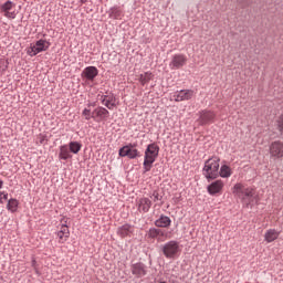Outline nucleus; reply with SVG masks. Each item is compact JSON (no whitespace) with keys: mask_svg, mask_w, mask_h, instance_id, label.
I'll list each match as a JSON object with an SVG mask.
<instances>
[{"mask_svg":"<svg viewBox=\"0 0 283 283\" xmlns=\"http://www.w3.org/2000/svg\"><path fill=\"white\" fill-rule=\"evenodd\" d=\"M232 193L240 198L247 208L254 206L256 202L255 190L253 188H245L242 184L234 185Z\"/></svg>","mask_w":283,"mask_h":283,"instance_id":"f257e3e1","label":"nucleus"},{"mask_svg":"<svg viewBox=\"0 0 283 283\" xmlns=\"http://www.w3.org/2000/svg\"><path fill=\"white\" fill-rule=\"evenodd\" d=\"M220 159L219 157H211L205 161V166L202 168V176H205L208 182L211 180H216L220 178Z\"/></svg>","mask_w":283,"mask_h":283,"instance_id":"f03ea898","label":"nucleus"},{"mask_svg":"<svg viewBox=\"0 0 283 283\" xmlns=\"http://www.w3.org/2000/svg\"><path fill=\"white\" fill-rule=\"evenodd\" d=\"M159 154L160 146L156 143L149 144L147 146L144 155V174H147V171H151V167H154V163H156Z\"/></svg>","mask_w":283,"mask_h":283,"instance_id":"7ed1b4c3","label":"nucleus"},{"mask_svg":"<svg viewBox=\"0 0 283 283\" xmlns=\"http://www.w3.org/2000/svg\"><path fill=\"white\" fill-rule=\"evenodd\" d=\"M161 252L167 260H174L180 253V243L171 240L161 245Z\"/></svg>","mask_w":283,"mask_h":283,"instance_id":"20e7f679","label":"nucleus"},{"mask_svg":"<svg viewBox=\"0 0 283 283\" xmlns=\"http://www.w3.org/2000/svg\"><path fill=\"white\" fill-rule=\"evenodd\" d=\"M50 45L51 43L48 40H38L34 45L28 49L27 54H29V56H36V54H41V52H48Z\"/></svg>","mask_w":283,"mask_h":283,"instance_id":"39448f33","label":"nucleus"},{"mask_svg":"<svg viewBox=\"0 0 283 283\" xmlns=\"http://www.w3.org/2000/svg\"><path fill=\"white\" fill-rule=\"evenodd\" d=\"M150 240H157L158 242H165V240H170L171 232H167L160 228H150L147 233Z\"/></svg>","mask_w":283,"mask_h":283,"instance_id":"423d86ee","label":"nucleus"},{"mask_svg":"<svg viewBox=\"0 0 283 283\" xmlns=\"http://www.w3.org/2000/svg\"><path fill=\"white\" fill-rule=\"evenodd\" d=\"M118 155L120 158H129L130 160H134L135 158H139L140 151L138 149L134 148L133 144H128L122 148H119Z\"/></svg>","mask_w":283,"mask_h":283,"instance_id":"0eeeda50","label":"nucleus"},{"mask_svg":"<svg viewBox=\"0 0 283 283\" xmlns=\"http://www.w3.org/2000/svg\"><path fill=\"white\" fill-rule=\"evenodd\" d=\"M270 158L274 160H280L283 158V142L275 140L270 145Z\"/></svg>","mask_w":283,"mask_h":283,"instance_id":"6e6552de","label":"nucleus"},{"mask_svg":"<svg viewBox=\"0 0 283 283\" xmlns=\"http://www.w3.org/2000/svg\"><path fill=\"white\" fill-rule=\"evenodd\" d=\"M187 65V55L185 54H175L169 63L170 70H180Z\"/></svg>","mask_w":283,"mask_h":283,"instance_id":"1a4fd4ad","label":"nucleus"},{"mask_svg":"<svg viewBox=\"0 0 283 283\" xmlns=\"http://www.w3.org/2000/svg\"><path fill=\"white\" fill-rule=\"evenodd\" d=\"M109 118V111L103 106H98L93 111V120L95 123H103Z\"/></svg>","mask_w":283,"mask_h":283,"instance_id":"9d476101","label":"nucleus"},{"mask_svg":"<svg viewBox=\"0 0 283 283\" xmlns=\"http://www.w3.org/2000/svg\"><path fill=\"white\" fill-rule=\"evenodd\" d=\"M172 98L176 103L182 101H191L193 98V90H181L174 93Z\"/></svg>","mask_w":283,"mask_h":283,"instance_id":"9b49d317","label":"nucleus"},{"mask_svg":"<svg viewBox=\"0 0 283 283\" xmlns=\"http://www.w3.org/2000/svg\"><path fill=\"white\" fill-rule=\"evenodd\" d=\"M82 78L87 83L90 81L93 83L94 78L98 76V69L96 66H86L82 73H81Z\"/></svg>","mask_w":283,"mask_h":283,"instance_id":"f8f14e48","label":"nucleus"},{"mask_svg":"<svg viewBox=\"0 0 283 283\" xmlns=\"http://www.w3.org/2000/svg\"><path fill=\"white\" fill-rule=\"evenodd\" d=\"M130 272L136 277H145L147 275V265L143 262H137L130 265Z\"/></svg>","mask_w":283,"mask_h":283,"instance_id":"ddd939ff","label":"nucleus"},{"mask_svg":"<svg viewBox=\"0 0 283 283\" xmlns=\"http://www.w3.org/2000/svg\"><path fill=\"white\" fill-rule=\"evenodd\" d=\"M222 189H224V181L220 179L207 186V191L210 196H218V193H222Z\"/></svg>","mask_w":283,"mask_h":283,"instance_id":"4468645a","label":"nucleus"},{"mask_svg":"<svg viewBox=\"0 0 283 283\" xmlns=\"http://www.w3.org/2000/svg\"><path fill=\"white\" fill-rule=\"evenodd\" d=\"M150 209H151V199L147 197H143L139 200H137V211H139V213H149Z\"/></svg>","mask_w":283,"mask_h":283,"instance_id":"2eb2a0df","label":"nucleus"},{"mask_svg":"<svg viewBox=\"0 0 283 283\" xmlns=\"http://www.w3.org/2000/svg\"><path fill=\"white\" fill-rule=\"evenodd\" d=\"M216 120V113L211 111H202L199 117V125H209Z\"/></svg>","mask_w":283,"mask_h":283,"instance_id":"dca6fc26","label":"nucleus"},{"mask_svg":"<svg viewBox=\"0 0 283 283\" xmlns=\"http://www.w3.org/2000/svg\"><path fill=\"white\" fill-rule=\"evenodd\" d=\"M134 233V226L129 223H125L117 228V235L119 238H132V234Z\"/></svg>","mask_w":283,"mask_h":283,"instance_id":"f3484780","label":"nucleus"},{"mask_svg":"<svg viewBox=\"0 0 283 283\" xmlns=\"http://www.w3.org/2000/svg\"><path fill=\"white\" fill-rule=\"evenodd\" d=\"M154 224L158 229H169V227H171V218L165 214H160V217L155 220Z\"/></svg>","mask_w":283,"mask_h":283,"instance_id":"a211bd4d","label":"nucleus"},{"mask_svg":"<svg viewBox=\"0 0 283 283\" xmlns=\"http://www.w3.org/2000/svg\"><path fill=\"white\" fill-rule=\"evenodd\" d=\"M57 238H60V242H67V238H70V228L67 224L61 226V230L57 232Z\"/></svg>","mask_w":283,"mask_h":283,"instance_id":"6ab92c4d","label":"nucleus"},{"mask_svg":"<svg viewBox=\"0 0 283 283\" xmlns=\"http://www.w3.org/2000/svg\"><path fill=\"white\" fill-rule=\"evenodd\" d=\"M277 238H280V232H277V230L275 229H270L264 234V240L265 242H269V243L275 242Z\"/></svg>","mask_w":283,"mask_h":283,"instance_id":"aec40b11","label":"nucleus"},{"mask_svg":"<svg viewBox=\"0 0 283 283\" xmlns=\"http://www.w3.org/2000/svg\"><path fill=\"white\" fill-rule=\"evenodd\" d=\"M97 98H99L102 105H105V107H109V104L114 103L116 101V96L114 94L108 95H97Z\"/></svg>","mask_w":283,"mask_h":283,"instance_id":"412c9836","label":"nucleus"},{"mask_svg":"<svg viewBox=\"0 0 283 283\" xmlns=\"http://www.w3.org/2000/svg\"><path fill=\"white\" fill-rule=\"evenodd\" d=\"M59 158L60 160H70V158H72V154H70V148L67 145L60 146Z\"/></svg>","mask_w":283,"mask_h":283,"instance_id":"4be33fe9","label":"nucleus"},{"mask_svg":"<svg viewBox=\"0 0 283 283\" xmlns=\"http://www.w3.org/2000/svg\"><path fill=\"white\" fill-rule=\"evenodd\" d=\"M153 80H154V73L151 72L142 73L138 77L140 85H147V83H149V81H153Z\"/></svg>","mask_w":283,"mask_h":283,"instance_id":"5701e85b","label":"nucleus"},{"mask_svg":"<svg viewBox=\"0 0 283 283\" xmlns=\"http://www.w3.org/2000/svg\"><path fill=\"white\" fill-rule=\"evenodd\" d=\"M69 151H71V154H78V151H81L83 145L78 142H71L69 145Z\"/></svg>","mask_w":283,"mask_h":283,"instance_id":"b1692460","label":"nucleus"},{"mask_svg":"<svg viewBox=\"0 0 283 283\" xmlns=\"http://www.w3.org/2000/svg\"><path fill=\"white\" fill-rule=\"evenodd\" d=\"M7 209L11 213H14L19 209V200L11 198L7 203Z\"/></svg>","mask_w":283,"mask_h":283,"instance_id":"393cba45","label":"nucleus"},{"mask_svg":"<svg viewBox=\"0 0 283 283\" xmlns=\"http://www.w3.org/2000/svg\"><path fill=\"white\" fill-rule=\"evenodd\" d=\"M219 176L221 178H230L231 176V168L227 165H222L220 170H219Z\"/></svg>","mask_w":283,"mask_h":283,"instance_id":"a878e982","label":"nucleus"},{"mask_svg":"<svg viewBox=\"0 0 283 283\" xmlns=\"http://www.w3.org/2000/svg\"><path fill=\"white\" fill-rule=\"evenodd\" d=\"M14 8V2L8 0L7 2H4L3 4L0 6V10L1 12H4V14L7 12H10V10H12Z\"/></svg>","mask_w":283,"mask_h":283,"instance_id":"bb28decb","label":"nucleus"},{"mask_svg":"<svg viewBox=\"0 0 283 283\" xmlns=\"http://www.w3.org/2000/svg\"><path fill=\"white\" fill-rule=\"evenodd\" d=\"M82 116H84L85 120H92V118H94V112H92L90 108H84Z\"/></svg>","mask_w":283,"mask_h":283,"instance_id":"cd10ccee","label":"nucleus"},{"mask_svg":"<svg viewBox=\"0 0 283 283\" xmlns=\"http://www.w3.org/2000/svg\"><path fill=\"white\" fill-rule=\"evenodd\" d=\"M276 129L280 135L283 137V115L279 116L276 119Z\"/></svg>","mask_w":283,"mask_h":283,"instance_id":"c85d7f7f","label":"nucleus"},{"mask_svg":"<svg viewBox=\"0 0 283 283\" xmlns=\"http://www.w3.org/2000/svg\"><path fill=\"white\" fill-rule=\"evenodd\" d=\"M150 198H153L154 202H160L163 200V195H160L158 190H154Z\"/></svg>","mask_w":283,"mask_h":283,"instance_id":"c756f323","label":"nucleus"},{"mask_svg":"<svg viewBox=\"0 0 283 283\" xmlns=\"http://www.w3.org/2000/svg\"><path fill=\"white\" fill-rule=\"evenodd\" d=\"M8 65H10L8 60L0 59V72H6L8 70Z\"/></svg>","mask_w":283,"mask_h":283,"instance_id":"7c9ffc66","label":"nucleus"},{"mask_svg":"<svg viewBox=\"0 0 283 283\" xmlns=\"http://www.w3.org/2000/svg\"><path fill=\"white\" fill-rule=\"evenodd\" d=\"M111 17L118 19L120 17V10H118L117 8L111 9Z\"/></svg>","mask_w":283,"mask_h":283,"instance_id":"2f4dec72","label":"nucleus"},{"mask_svg":"<svg viewBox=\"0 0 283 283\" xmlns=\"http://www.w3.org/2000/svg\"><path fill=\"white\" fill-rule=\"evenodd\" d=\"M31 266L34 269L36 275H41V273L39 272V264L36 263V259H32Z\"/></svg>","mask_w":283,"mask_h":283,"instance_id":"473e14b6","label":"nucleus"},{"mask_svg":"<svg viewBox=\"0 0 283 283\" xmlns=\"http://www.w3.org/2000/svg\"><path fill=\"white\" fill-rule=\"evenodd\" d=\"M3 200H8V192L0 191V205H3Z\"/></svg>","mask_w":283,"mask_h":283,"instance_id":"72a5a7b5","label":"nucleus"},{"mask_svg":"<svg viewBox=\"0 0 283 283\" xmlns=\"http://www.w3.org/2000/svg\"><path fill=\"white\" fill-rule=\"evenodd\" d=\"M4 17H7V19H15L17 13L7 11V13H4Z\"/></svg>","mask_w":283,"mask_h":283,"instance_id":"f704fd0d","label":"nucleus"},{"mask_svg":"<svg viewBox=\"0 0 283 283\" xmlns=\"http://www.w3.org/2000/svg\"><path fill=\"white\" fill-rule=\"evenodd\" d=\"M45 140H48V136H45V135H40V136H39V143H40V145H43V144L45 143Z\"/></svg>","mask_w":283,"mask_h":283,"instance_id":"c9c22d12","label":"nucleus"},{"mask_svg":"<svg viewBox=\"0 0 283 283\" xmlns=\"http://www.w3.org/2000/svg\"><path fill=\"white\" fill-rule=\"evenodd\" d=\"M114 107H116V101H113V102L108 105L107 109H114Z\"/></svg>","mask_w":283,"mask_h":283,"instance_id":"e433bc0d","label":"nucleus"},{"mask_svg":"<svg viewBox=\"0 0 283 283\" xmlns=\"http://www.w3.org/2000/svg\"><path fill=\"white\" fill-rule=\"evenodd\" d=\"M87 107H96V103H88Z\"/></svg>","mask_w":283,"mask_h":283,"instance_id":"4c0bfd02","label":"nucleus"},{"mask_svg":"<svg viewBox=\"0 0 283 283\" xmlns=\"http://www.w3.org/2000/svg\"><path fill=\"white\" fill-rule=\"evenodd\" d=\"M0 189H3V180L0 179Z\"/></svg>","mask_w":283,"mask_h":283,"instance_id":"58836bf2","label":"nucleus"},{"mask_svg":"<svg viewBox=\"0 0 283 283\" xmlns=\"http://www.w3.org/2000/svg\"><path fill=\"white\" fill-rule=\"evenodd\" d=\"M81 3H87V0H80Z\"/></svg>","mask_w":283,"mask_h":283,"instance_id":"ea45409f","label":"nucleus"},{"mask_svg":"<svg viewBox=\"0 0 283 283\" xmlns=\"http://www.w3.org/2000/svg\"><path fill=\"white\" fill-rule=\"evenodd\" d=\"M106 101H109V97H106Z\"/></svg>","mask_w":283,"mask_h":283,"instance_id":"a19ab883","label":"nucleus"}]
</instances>
